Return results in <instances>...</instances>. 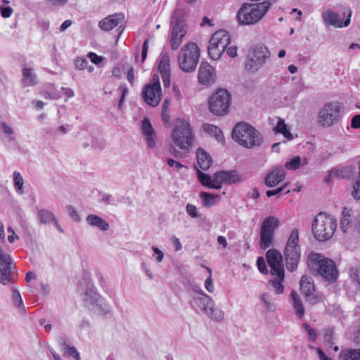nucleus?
I'll list each match as a JSON object with an SVG mask.
<instances>
[{
    "instance_id": "nucleus-1",
    "label": "nucleus",
    "mask_w": 360,
    "mask_h": 360,
    "mask_svg": "<svg viewBox=\"0 0 360 360\" xmlns=\"http://www.w3.org/2000/svg\"><path fill=\"white\" fill-rule=\"evenodd\" d=\"M232 138L238 144L248 149L260 146L264 141L262 134L246 122L236 124L232 131Z\"/></svg>"
},
{
    "instance_id": "nucleus-2",
    "label": "nucleus",
    "mask_w": 360,
    "mask_h": 360,
    "mask_svg": "<svg viewBox=\"0 0 360 360\" xmlns=\"http://www.w3.org/2000/svg\"><path fill=\"white\" fill-rule=\"evenodd\" d=\"M307 264L310 270L330 281H335L338 276V269L333 260L323 255L311 252L308 255Z\"/></svg>"
},
{
    "instance_id": "nucleus-3",
    "label": "nucleus",
    "mask_w": 360,
    "mask_h": 360,
    "mask_svg": "<svg viewBox=\"0 0 360 360\" xmlns=\"http://www.w3.org/2000/svg\"><path fill=\"white\" fill-rule=\"evenodd\" d=\"M197 175L200 183L209 188L220 189L221 184H232L242 181V177L236 170L217 172L214 174L213 179L210 176L198 170Z\"/></svg>"
},
{
    "instance_id": "nucleus-4",
    "label": "nucleus",
    "mask_w": 360,
    "mask_h": 360,
    "mask_svg": "<svg viewBox=\"0 0 360 360\" xmlns=\"http://www.w3.org/2000/svg\"><path fill=\"white\" fill-rule=\"evenodd\" d=\"M337 228L336 219L324 212L318 214L312 223V232L315 238L319 241L329 240Z\"/></svg>"
},
{
    "instance_id": "nucleus-5",
    "label": "nucleus",
    "mask_w": 360,
    "mask_h": 360,
    "mask_svg": "<svg viewBox=\"0 0 360 360\" xmlns=\"http://www.w3.org/2000/svg\"><path fill=\"white\" fill-rule=\"evenodd\" d=\"M270 3L264 1L257 4H243L237 18L240 25H253L258 22L269 8Z\"/></svg>"
},
{
    "instance_id": "nucleus-6",
    "label": "nucleus",
    "mask_w": 360,
    "mask_h": 360,
    "mask_svg": "<svg viewBox=\"0 0 360 360\" xmlns=\"http://www.w3.org/2000/svg\"><path fill=\"white\" fill-rule=\"evenodd\" d=\"M171 136L176 146L181 150H188L193 141V135L189 122L181 119L177 120Z\"/></svg>"
},
{
    "instance_id": "nucleus-7",
    "label": "nucleus",
    "mask_w": 360,
    "mask_h": 360,
    "mask_svg": "<svg viewBox=\"0 0 360 360\" xmlns=\"http://www.w3.org/2000/svg\"><path fill=\"white\" fill-rule=\"evenodd\" d=\"M184 11L176 8L171 19V35L169 44L172 50H177L182 43V39L186 34V25L184 21Z\"/></svg>"
},
{
    "instance_id": "nucleus-8",
    "label": "nucleus",
    "mask_w": 360,
    "mask_h": 360,
    "mask_svg": "<svg viewBox=\"0 0 360 360\" xmlns=\"http://www.w3.org/2000/svg\"><path fill=\"white\" fill-rule=\"evenodd\" d=\"M200 49L194 42H189L184 45L178 56V62L180 68L186 72L195 70L200 58Z\"/></svg>"
},
{
    "instance_id": "nucleus-9",
    "label": "nucleus",
    "mask_w": 360,
    "mask_h": 360,
    "mask_svg": "<svg viewBox=\"0 0 360 360\" xmlns=\"http://www.w3.org/2000/svg\"><path fill=\"white\" fill-rule=\"evenodd\" d=\"M342 106L338 102L324 104L319 110L317 124L323 128H328L337 124L341 118Z\"/></svg>"
},
{
    "instance_id": "nucleus-10",
    "label": "nucleus",
    "mask_w": 360,
    "mask_h": 360,
    "mask_svg": "<svg viewBox=\"0 0 360 360\" xmlns=\"http://www.w3.org/2000/svg\"><path fill=\"white\" fill-rule=\"evenodd\" d=\"M193 302L199 309L202 311L211 319L221 321L224 319V311L215 307L213 300L202 290L197 292L193 296Z\"/></svg>"
},
{
    "instance_id": "nucleus-11",
    "label": "nucleus",
    "mask_w": 360,
    "mask_h": 360,
    "mask_svg": "<svg viewBox=\"0 0 360 360\" xmlns=\"http://www.w3.org/2000/svg\"><path fill=\"white\" fill-rule=\"evenodd\" d=\"M299 233L297 229L292 231L285 249L286 268L292 272L297 266L300 259V248L298 245Z\"/></svg>"
},
{
    "instance_id": "nucleus-12",
    "label": "nucleus",
    "mask_w": 360,
    "mask_h": 360,
    "mask_svg": "<svg viewBox=\"0 0 360 360\" xmlns=\"http://www.w3.org/2000/svg\"><path fill=\"white\" fill-rule=\"evenodd\" d=\"M269 56V51L265 46H255L248 51L245 60L246 70L252 73L256 72L265 64Z\"/></svg>"
},
{
    "instance_id": "nucleus-13",
    "label": "nucleus",
    "mask_w": 360,
    "mask_h": 360,
    "mask_svg": "<svg viewBox=\"0 0 360 360\" xmlns=\"http://www.w3.org/2000/svg\"><path fill=\"white\" fill-rule=\"evenodd\" d=\"M231 103V95L224 89H219L209 100L210 110L217 116H222L229 112Z\"/></svg>"
},
{
    "instance_id": "nucleus-14",
    "label": "nucleus",
    "mask_w": 360,
    "mask_h": 360,
    "mask_svg": "<svg viewBox=\"0 0 360 360\" xmlns=\"http://www.w3.org/2000/svg\"><path fill=\"white\" fill-rule=\"evenodd\" d=\"M279 226V219L275 216L266 217L262 222L259 231V247L262 250H266L272 245L274 235L276 229Z\"/></svg>"
},
{
    "instance_id": "nucleus-15",
    "label": "nucleus",
    "mask_w": 360,
    "mask_h": 360,
    "mask_svg": "<svg viewBox=\"0 0 360 360\" xmlns=\"http://www.w3.org/2000/svg\"><path fill=\"white\" fill-rule=\"evenodd\" d=\"M231 39L225 30L216 32L210 40L208 54L212 60H218L229 44Z\"/></svg>"
},
{
    "instance_id": "nucleus-16",
    "label": "nucleus",
    "mask_w": 360,
    "mask_h": 360,
    "mask_svg": "<svg viewBox=\"0 0 360 360\" xmlns=\"http://www.w3.org/2000/svg\"><path fill=\"white\" fill-rule=\"evenodd\" d=\"M142 95L147 104L151 106L158 105L161 100V87L158 75H154L151 83L144 86Z\"/></svg>"
},
{
    "instance_id": "nucleus-17",
    "label": "nucleus",
    "mask_w": 360,
    "mask_h": 360,
    "mask_svg": "<svg viewBox=\"0 0 360 360\" xmlns=\"http://www.w3.org/2000/svg\"><path fill=\"white\" fill-rule=\"evenodd\" d=\"M266 259L271 267V274L284 278L283 257L281 252L277 250L271 249L266 252Z\"/></svg>"
},
{
    "instance_id": "nucleus-18",
    "label": "nucleus",
    "mask_w": 360,
    "mask_h": 360,
    "mask_svg": "<svg viewBox=\"0 0 360 360\" xmlns=\"http://www.w3.org/2000/svg\"><path fill=\"white\" fill-rule=\"evenodd\" d=\"M352 15L351 10H347V18L345 21L340 19L339 15L330 8L325 9L321 13L324 24L326 26H333L335 27H347L350 23Z\"/></svg>"
},
{
    "instance_id": "nucleus-19",
    "label": "nucleus",
    "mask_w": 360,
    "mask_h": 360,
    "mask_svg": "<svg viewBox=\"0 0 360 360\" xmlns=\"http://www.w3.org/2000/svg\"><path fill=\"white\" fill-rule=\"evenodd\" d=\"M198 82L205 86H210L214 83L216 74L214 68L207 62H202L198 75Z\"/></svg>"
},
{
    "instance_id": "nucleus-20",
    "label": "nucleus",
    "mask_w": 360,
    "mask_h": 360,
    "mask_svg": "<svg viewBox=\"0 0 360 360\" xmlns=\"http://www.w3.org/2000/svg\"><path fill=\"white\" fill-rule=\"evenodd\" d=\"M11 258L0 249V283L7 284L11 281Z\"/></svg>"
},
{
    "instance_id": "nucleus-21",
    "label": "nucleus",
    "mask_w": 360,
    "mask_h": 360,
    "mask_svg": "<svg viewBox=\"0 0 360 360\" xmlns=\"http://www.w3.org/2000/svg\"><path fill=\"white\" fill-rule=\"evenodd\" d=\"M300 284L302 292L306 298L309 301L314 300L316 298L314 294L315 287L311 277L302 276Z\"/></svg>"
},
{
    "instance_id": "nucleus-22",
    "label": "nucleus",
    "mask_w": 360,
    "mask_h": 360,
    "mask_svg": "<svg viewBox=\"0 0 360 360\" xmlns=\"http://www.w3.org/2000/svg\"><path fill=\"white\" fill-rule=\"evenodd\" d=\"M124 18L123 13L110 15L99 22V27L104 31H110L115 27Z\"/></svg>"
},
{
    "instance_id": "nucleus-23",
    "label": "nucleus",
    "mask_w": 360,
    "mask_h": 360,
    "mask_svg": "<svg viewBox=\"0 0 360 360\" xmlns=\"http://www.w3.org/2000/svg\"><path fill=\"white\" fill-rule=\"evenodd\" d=\"M285 178V171L278 167H276L269 173L264 179V183L268 187H274Z\"/></svg>"
},
{
    "instance_id": "nucleus-24",
    "label": "nucleus",
    "mask_w": 360,
    "mask_h": 360,
    "mask_svg": "<svg viewBox=\"0 0 360 360\" xmlns=\"http://www.w3.org/2000/svg\"><path fill=\"white\" fill-rule=\"evenodd\" d=\"M141 129L145 136L147 144L149 148H153L155 145L154 139L155 131L148 118H144L142 121Z\"/></svg>"
},
{
    "instance_id": "nucleus-25",
    "label": "nucleus",
    "mask_w": 360,
    "mask_h": 360,
    "mask_svg": "<svg viewBox=\"0 0 360 360\" xmlns=\"http://www.w3.org/2000/svg\"><path fill=\"white\" fill-rule=\"evenodd\" d=\"M22 84L24 87L31 86L37 84V77L34 70L31 68H25L22 70Z\"/></svg>"
},
{
    "instance_id": "nucleus-26",
    "label": "nucleus",
    "mask_w": 360,
    "mask_h": 360,
    "mask_svg": "<svg viewBox=\"0 0 360 360\" xmlns=\"http://www.w3.org/2000/svg\"><path fill=\"white\" fill-rule=\"evenodd\" d=\"M38 216L39 217L40 221L42 224H48L51 221H53L56 226V227L60 231H63L61 226L58 223V220L56 219L53 213L46 210H39L38 211Z\"/></svg>"
},
{
    "instance_id": "nucleus-27",
    "label": "nucleus",
    "mask_w": 360,
    "mask_h": 360,
    "mask_svg": "<svg viewBox=\"0 0 360 360\" xmlns=\"http://www.w3.org/2000/svg\"><path fill=\"white\" fill-rule=\"evenodd\" d=\"M196 155L199 167L202 170H207L212 162L211 157L202 148L197 150Z\"/></svg>"
},
{
    "instance_id": "nucleus-28",
    "label": "nucleus",
    "mask_w": 360,
    "mask_h": 360,
    "mask_svg": "<svg viewBox=\"0 0 360 360\" xmlns=\"http://www.w3.org/2000/svg\"><path fill=\"white\" fill-rule=\"evenodd\" d=\"M342 217L340 219V227L342 232H351L354 233V226L351 224L349 211L344 208L342 212Z\"/></svg>"
},
{
    "instance_id": "nucleus-29",
    "label": "nucleus",
    "mask_w": 360,
    "mask_h": 360,
    "mask_svg": "<svg viewBox=\"0 0 360 360\" xmlns=\"http://www.w3.org/2000/svg\"><path fill=\"white\" fill-rule=\"evenodd\" d=\"M86 221L89 225L96 226L102 231H106L109 229L108 223L96 214L88 215Z\"/></svg>"
},
{
    "instance_id": "nucleus-30",
    "label": "nucleus",
    "mask_w": 360,
    "mask_h": 360,
    "mask_svg": "<svg viewBox=\"0 0 360 360\" xmlns=\"http://www.w3.org/2000/svg\"><path fill=\"white\" fill-rule=\"evenodd\" d=\"M354 172V168L352 166H345L340 169H332L330 176H336L337 179H345L350 177Z\"/></svg>"
},
{
    "instance_id": "nucleus-31",
    "label": "nucleus",
    "mask_w": 360,
    "mask_h": 360,
    "mask_svg": "<svg viewBox=\"0 0 360 360\" xmlns=\"http://www.w3.org/2000/svg\"><path fill=\"white\" fill-rule=\"evenodd\" d=\"M290 297L292 300L293 307L296 311V314L301 319L304 314V307L302 304V301L300 298L296 291L292 290L290 294Z\"/></svg>"
},
{
    "instance_id": "nucleus-32",
    "label": "nucleus",
    "mask_w": 360,
    "mask_h": 360,
    "mask_svg": "<svg viewBox=\"0 0 360 360\" xmlns=\"http://www.w3.org/2000/svg\"><path fill=\"white\" fill-rule=\"evenodd\" d=\"M202 127L205 132L212 136H214L217 141H221L222 139V131L217 126L206 123L203 124Z\"/></svg>"
},
{
    "instance_id": "nucleus-33",
    "label": "nucleus",
    "mask_w": 360,
    "mask_h": 360,
    "mask_svg": "<svg viewBox=\"0 0 360 360\" xmlns=\"http://www.w3.org/2000/svg\"><path fill=\"white\" fill-rule=\"evenodd\" d=\"M340 356L342 360H360V349H348L342 352Z\"/></svg>"
},
{
    "instance_id": "nucleus-34",
    "label": "nucleus",
    "mask_w": 360,
    "mask_h": 360,
    "mask_svg": "<svg viewBox=\"0 0 360 360\" xmlns=\"http://www.w3.org/2000/svg\"><path fill=\"white\" fill-rule=\"evenodd\" d=\"M275 130L276 132L282 134L288 140H292L293 139L292 134L287 129V125L285 124V121L283 119L279 118Z\"/></svg>"
},
{
    "instance_id": "nucleus-35",
    "label": "nucleus",
    "mask_w": 360,
    "mask_h": 360,
    "mask_svg": "<svg viewBox=\"0 0 360 360\" xmlns=\"http://www.w3.org/2000/svg\"><path fill=\"white\" fill-rule=\"evenodd\" d=\"M160 60L159 62L158 69L160 72H169L170 70V58L167 53H161Z\"/></svg>"
},
{
    "instance_id": "nucleus-36",
    "label": "nucleus",
    "mask_w": 360,
    "mask_h": 360,
    "mask_svg": "<svg viewBox=\"0 0 360 360\" xmlns=\"http://www.w3.org/2000/svg\"><path fill=\"white\" fill-rule=\"evenodd\" d=\"M14 187L19 194L23 193V178L20 172L15 171L13 174Z\"/></svg>"
},
{
    "instance_id": "nucleus-37",
    "label": "nucleus",
    "mask_w": 360,
    "mask_h": 360,
    "mask_svg": "<svg viewBox=\"0 0 360 360\" xmlns=\"http://www.w3.org/2000/svg\"><path fill=\"white\" fill-rule=\"evenodd\" d=\"M260 300L266 309L271 311H274L275 302L271 295L268 293H263L260 296Z\"/></svg>"
},
{
    "instance_id": "nucleus-38",
    "label": "nucleus",
    "mask_w": 360,
    "mask_h": 360,
    "mask_svg": "<svg viewBox=\"0 0 360 360\" xmlns=\"http://www.w3.org/2000/svg\"><path fill=\"white\" fill-rule=\"evenodd\" d=\"M283 279L284 278H280L279 276H276V278L269 281V283L271 284L274 287L276 294H282L284 291V285L282 284Z\"/></svg>"
},
{
    "instance_id": "nucleus-39",
    "label": "nucleus",
    "mask_w": 360,
    "mask_h": 360,
    "mask_svg": "<svg viewBox=\"0 0 360 360\" xmlns=\"http://www.w3.org/2000/svg\"><path fill=\"white\" fill-rule=\"evenodd\" d=\"M13 300L14 305L19 308L20 312L23 314L25 313V308L22 305V300L18 290H14L13 291Z\"/></svg>"
},
{
    "instance_id": "nucleus-40",
    "label": "nucleus",
    "mask_w": 360,
    "mask_h": 360,
    "mask_svg": "<svg viewBox=\"0 0 360 360\" xmlns=\"http://www.w3.org/2000/svg\"><path fill=\"white\" fill-rule=\"evenodd\" d=\"M60 345L65 354L73 356L76 360L79 359V354L75 347H69L63 342H60Z\"/></svg>"
},
{
    "instance_id": "nucleus-41",
    "label": "nucleus",
    "mask_w": 360,
    "mask_h": 360,
    "mask_svg": "<svg viewBox=\"0 0 360 360\" xmlns=\"http://www.w3.org/2000/svg\"><path fill=\"white\" fill-rule=\"evenodd\" d=\"M200 195L203 200L205 206H212L214 204V198L217 195L203 191L200 192Z\"/></svg>"
},
{
    "instance_id": "nucleus-42",
    "label": "nucleus",
    "mask_w": 360,
    "mask_h": 360,
    "mask_svg": "<svg viewBox=\"0 0 360 360\" xmlns=\"http://www.w3.org/2000/svg\"><path fill=\"white\" fill-rule=\"evenodd\" d=\"M352 195L356 200L360 199V161L359 162V176L353 186Z\"/></svg>"
},
{
    "instance_id": "nucleus-43",
    "label": "nucleus",
    "mask_w": 360,
    "mask_h": 360,
    "mask_svg": "<svg viewBox=\"0 0 360 360\" xmlns=\"http://www.w3.org/2000/svg\"><path fill=\"white\" fill-rule=\"evenodd\" d=\"M301 163V158L299 156L294 158L291 161L285 163V167L288 169L295 170L297 169Z\"/></svg>"
},
{
    "instance_id": "nucleus-44",
    "label": "nucleus",
    "mask_w": 360,
    "mask_h": 360,
    "mask_svg": "<svg viewBox=\"0 0 360 360\" xmlns=\"http://www.w3.org/2000/svg\"><path fill=\"white\" fill-rule=\"evenodd\" d=\"M324 340L330 345L334 344L333 330L332 328H328L323 330Z\"/></svg>"
},
{
    "instance_id": "nucleus-45",
    "label": "nucleus",
    "mask_w": 360,
    "mask_h": 360,
    "mask_svg": "<svg viewBox=\"0 0 360 360\" xmlns=\"http://www.w3.org/2000/svg\"><path fill=\"white\" fill-rule=\"evenodd\" d=\"M303 328L306 330L308 334L309 339L314 342L316 339L317 334L316 331L312 329L307 323H304L302 324Z\"/></svg>"
},
{
    "instance_id": "nucleus-46",
    "label": "nucleus",
    "mask_w": 360,
    "mask_h": 360,
    "mask_svg": "<svg viewBox=\"0 0 360 360\" xmlns=\"http://www.w3.org/2000/svg\"><path fill=\"white\" fill-rule=\"evenodd\" d=\"M65 210H66V212H68V214H69V216L70 217H72L73 220H75V221H80V217H79L77 212L75 210V209L72 206L68 205L65 207Z\"/></svg>"
},
{
    "instance_id": "nucleus-47",
    "label": "nucleus",
    "mask_w": 360,
    "mask_h": 360,
    "mask_svg": "<svg viewBox=\"0 0 360 360\" xmlns=\"http://www.w3.org/2000/svg\"><path fill=\"white\" fill-rule=\"evenodd\" d=\"M168 105H169V101L168 99H165L164 101V104L162 108V118L164 121V122L167 123L169 122V116L167 113L168 110Z\"/></svg>"
},
{
    "instance_id": "nucleus-48",
    "label": "nucleus",
    "mask_w": 360,
    "mask_h": 360,
    "mask_svg": "<svg viewBox=\"0 0 360 360\" xmlns=\"http://www.w3.org/2000/svg\"><path fill=\"white\" fill-rule=\"evenodd\" d=\"M186 210L191 217L196 218L198 217V209L195 205L188 203L186 205Z\"/></svg>"
},
{
    "instance_id": "nucleus-49",
    "label": "nucleus",
    "mask_w": 360,
    "mask_h": 360,
    "mask_svg": "<svg viewBox=\"0 0 360 360\" xmlns=\"http://www.w3.org/2000/svg\"><path fill=\"white\" fill-rule=\"evenodd\" d=\"M119 90L121 91L122 94H121L120 103L118 105V108H121V107L122 105V103L124 101L125 96L128 93V89H127L126 84H121L119 87Z\"/></svg>"
},
{
    "instance_id": "nucleus-50",
    "label": "nucleus",
    "mask_w": 360,
    "mask_h": 360,
    "mask_svg": "<svg viewBox=\"0 0 360 360\" xmlns=\"http://www.w3.org/2000/svg\"><path fill=\"white\" fill-rule=\"evenodd\" d=\"M350 276L354 281H356L360 284V268H352L350 271Z\"/></svg>"
},
{
    "instance_id": "nucleus-51",
    "label": "nucleus",
    "mask_w": 360,
    "mask_h": 360,
    "mask_svg": "<svg viewBox=\"0 0 360 360\" xmlns=\"http://www.w3.org/2000/svg\"><path fill=\"white\" fill-rule=\"evenodd\" d=\"M350 276L354 281H356L360 284V268H352L350 271Z\"/></svg>"
},
{
    "instance_id": "nucleus-52",
    "label": "nucleus",
    "mask_w": 360,
    "mask_h": 360,
    "mask_svg": "<svg viewBox=\"0 0 360 360\" xmlns=\"http://www.w3.org/2000/svg\"><path fill=\"white\" fill-rule=\"evenodd\" d=\"M75 63L77 69L82 70L87 68L88 61L85 58H77Z\"/></svg>"
},
{
    "instance_id": "nucleus-53",
    "label": "nucleus",
    "mask_w": 360,
    "mask_h": 360,
    "mask_svg": "<svg viewBox=\"0 0 360 360\" xmlns=\"http://www.w3.org/2000/svg\"><path fill=\"white\" fill-rule=\"evenodd\" d=\"M257 264L259 271L264 274L268 273V270L266 266L264 259L262 257H259L257 261Z\"/></svg>"
},
{
    "instance_id": "nucleus-54",
    "label": "nucleus",
    "mask_w": 360,
    "mask_h": 360,
    "mask_svg": "<svg viewBox=\"0 0 360 360\" xmlns=\"http://www.w3.org/2000/svg\"><path fill=\"white\" fill-rule=\"evenodd\" d=\"M88 57L89 60L96 65L99 64L103 60V58L101 56H99L93 52L89 53Z\"/></svg>"
},
{
    "instance_id": "nucleus-55",
    "label": "nucleus",
    "mask_w": 360,
    "mask_h": 360,
    "mask_svg": "<svg viewBox=\"0 0 360 360\" xmlns=\"http://www.w3.org/2000/svg\"><path fill=\"white\" fill-rule=\"evenodd\" d=\"M205 287L209 292H213L214 290V286L212 276H210L205 282Z\"/></svg>"
},
{
    "instance_id": "nucleus-56",
    "label": "nucleus",
    "mask_w": 360,
    "mask_h": 360,
    "mask_svg": "<svg viewBox=\"0 0 360 360\" xmlns=\"http://www.w3.org/2000/svg\"><path fill=\"white\" fill-rule=\"evenodd\" d=\"M353 230L354 234L360 236V214L356 217Z\"/></svg>"
},
{
    "instance_id": "nucleus-57",
    "label": "nucleus",
    "mask_w": 360,
    "mask_h": 360,
    "mask_svg": "<svg viewBox=\"0 0 360 360\" xmlns=\"http://www.w3.org/2000/svg\"><path fill=\"white\" fill-rule=\"evenodd\" d=\"M148 44H149V40L147 39L144 41L143 44L142 53H141L142 62H143L146 58L148 49Z\"/></svg>"
},
{
    "instance_id": "nucleus-58",
    "label": "nucleus",
    "mask_w": 360,
    "mask_h": 360,
    "mask_svg": "<svg viewBox=\"0 0 360 360\" xmlns=\"http://www.w3.org/2000/svg\"><path fill=\"white\" fill-rule=\"evenodd\" d=\"M351 127L354 129L360 128V115H356L352 117Z\"/></svg>"
},
{
    "instance_id": "nucleus-59",
    "label": "nucleus",
    "mask_w": 360,
    "mask_h": 360,
    "mask_svg": "<svg viewBox=\"0 0 360 360\" xmlns=\"http://www.w3.org/2000/svg\"><path fill=\"white\" fill-rule=\"evenodd\" d=\"M285 186L278 188L275 190H269L266 192V195L267 197H271L273 195H278L281 193L284 190Z\"/></svg>"
},
{
    "instance_id": "nucleus-60",
    "label": "nucleus",
    "mask_w": 360,
    "mask_h": 360,
    "mask_svg": "<svg viewBox=\"0 0 360 360\" xmlns=\"http://www.w3.org/2000/svg\"><path fill=\"white\" fill-rule=\"evenodd\" d=\"M13 9L11 7L1 8V14L4 18H8L11 15Z\"/></svg>"
},
{
    "instance_id": "nucleus-61",
    "label": "nucleus",
    "mask_w": 360,
    "mask_h": 360,
    "mask_svg": "<svg viewBox=\"0 0 360 360\" xmlns=\"http://www.w3.org/2000/svg\"><path fill=\"white\" fill-rule=\"evenodd\" d=\"M171 241L172 242L173 245H174L175 250L176 251H179L182 249V245H181V243L179 241V238H177L175 236H172L171 238Z\"/></svg>"
},
{
    "instance_id": "nucleus-62",
    "label": "nucleus",
    "mask_w": 360,
    "mask_h": 360,
    "mask_svg": "<svg viewBox=\"0 0 360 360\" xmlns=\"http://www.w3.org/2000/svg\"><path fill=\"white\" fill-rule=\"evenodd\" d=\"M162 75V78L163 80V82L166 86H169L170 84V75L169 72H160Z\"/></svg>"
},
{
    "instance_id": "nucleus-63",
    "label": "nucleus",
    "mask_w": 360,
    "mask_h": 360,
    "mask_svg": "<svg viewBox=\"0 0 360 360\" xmlns=\"http://www.w3.org/2000/svg\"><path fill=\"white\" fill-rule=\"evenodd\" d=\"M1 127L3 128L4 129V131L7 134H9V135H11L13 134V129L9 126L8 125L6 122H2L1 123Z\"/></svg>"
},
{
    "instance_id": "nucleus-64",
    "label": "nucleus",
    "mask_w": 360,
    "mask_h": 360,
    "mask_svg": "<svg viewBox=\"0 0 360 360\" xmlns=\"http://www.w3.org/2000/svg\"><path fill=\"white\" fill-rule=\"evenodd\" d=\"M316 352L319 355L320 360H333V359H330L328 356H327L321 348H319V347L316 348Z\"/></svg>"
}]
</instances>
